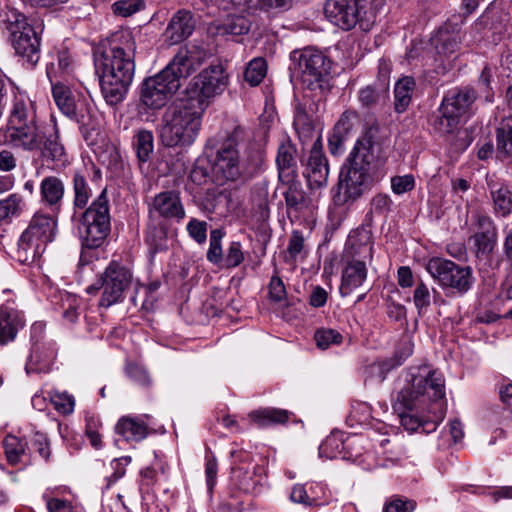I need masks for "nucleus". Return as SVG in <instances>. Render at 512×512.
Returning a JSON list of instances; mask_svg holds the SVG:
<instances>
[{"instance_id": "nucleus-9", "label": "nucleus", "mask_w": 512, "mask_h": 512, "mask_svg": "<svg viewBox=\"0 0 512 512\" xmlns=\"http://www.w3.org/2000/svg\"><path fill=\"white\" fill-rule=\"evenodd\" d=\"M136 285L138 281L135 280L132 270L123 263L112 260L97 281L86 288V292L95 294L102 290L99 306L109 308L123 302L127 291Z\"/></svg>"}, {"instance_id": "nucleus-28", "label": "nucleus", "mask_w": 512, "mask_h": 512, "mask_svg": "<svg viewBox=\"0 0 512 512\" xmlns=\"http://www.w3.org/2000/svg\"><path fill=\"white\" fill-rule=\"evenodd\" d=\"M476 99V93L471 88L450 90L443 98L441 106L460 118L466 113Z\"/></svg>"}, {"instance_id": "nucleus-32", "label": "nucleus", "mask_w": 512, "mask_h": 512, "mask_svg": "<svg viewBox=\"0 0 512 512\" xmlns=\"http://www.w3.org/2000/svg\"><path fill=\"white\" fill-rule=\"evenodd\" d=\"M287 185L286 191L283 192L288 213H299L308 205L306 193L302 184L296 177H289L281 180Z\"/></svg>"}, {"instance_id": "nucleus-59", "label": "nucleus", "mask_w": 512, "mask_h": 512, "mask_svg": "<svg viewBox=\"0 0 512 512\" xmlns=\"http://www.w3.org/2000/svg\"><path fill=\"white\" fill-rule=\"evenodd\" d=\"M127 376L137 385L147 387L151 384V378L147 370L136 363H129L126 366Z\"/></svg>"}, {"instance_id": "nucleus-43", "label": "nucleus", "mask_w": 512, "mask_h": 512, "mask_svg": "<svg viewBox=\"0 0 512 512\" xmlns=\"http://www.w3.org/2000/svg\"><path fill=\"white\" fill-rule=\"evenodd\" d=\"M24 206L23 197L17 193L0 200V222L19 216Z\"/></svg>"}, {"instance_id": "nucleus-64", "label": "nucleus", "mask_w": 512, "mask_h": 512, "mask_svg": "<svg viewBox=\"0 0 512 512\" xmlns=\"http://www.w3.org/2000/svg\"><path fill=\"white\" fill-rule=\"evenodd\" d=\"M187 231L191 238L197 243L202 244L207 238V223L198 219L192 218L187 224Z\"/></svg>"}, {"instance_id": "nucleus-29", "label": "nucleus", "mask_w": 512, "mask_h": 512, "mask_svg": "<svg viewBox=\"0 0 512 512\" xmlns=\"http://www.w3.org/2000/svg\"><path fill=\"white\" fill-rule=\"evenodd\" d=\"M25 230L39 238L52 242L56 237L57 214H49L39 210L32 216Z\"/></svg>"}, {"instance_id": "nucleus-46", "label": "nucleus", "mask_w": 512, "mask_h": 512, "mask_svg": "<svg viewBox=\"0 0 512 512\" xmlns=\"http://www.w3.org/2000/svg\"><path fill=\"white\" fill-rule=\"evenodd\" d=\"M396 366L392 360H385L382 362H374L368 365L365 369V382H376L382 383L389 371L394 369Z\"/></svg>"}, {"instance_id": "nucleus-15", "label": "nucleus", "mask_w": 512, "mask_h": 512, "mask_svg": "<svg viewBox=\"0 0 512 512\" xmlns=\"http://www.w3.org/2000/svg\"><path fill=\"white\" fill-rule=\"evenodd\" d=\"M50 83L52 96L59 110L81 127H90L92 125L91 108L84 100L76 99L69 87V82L56 81Z\"/></svg>"}, {"instance_id": "nucleus-61", "label": "nucleus", "mask_w": 512, "mask_h": 512, "mask_svg": "<svg viewBox=\"0 0 512 512\" xmlns=\"http://www.w3.org/2000/svg\"><path fill=\"white\" fill-rule=\"evenodd\" d=\"M269 299L272 302L280 303L286 299V288L278 275H273L268 284Z\"/></svg>"}, {"instance_id": "nucleus-20", "label": "nucleus", "mask_w": 512, "mask_h": 512, "mask_svg": "<svg viewBox=\"0 0 512 512\" xmlns=\"http://www.w3.org/2000/svg\"><path fill=\"white\" fill-rule=\"evenodd\" d=\"M486 184L493 202L494 213L498 217L510 215L512 212L511 185L495 174L487 175Z\"/></svg>"}, {"instance_id": "nucleus-16", "label": "nucleus", "mask_w": 512, "mask_h": 512, "mask_svg": "<svg viewBox=\"0 0 512 512\" xmlns=\"http://www.w3.org/2000/svg\"><path fill=\"white\" fill-rule=\"evenodd\" d=\"M42 323H35L31 327V338L34 343L31 348V353L25 365L27 374L30 373H46L50 370L57 354L55 344L51 341H40L37 339L43 331Z\"/></svg>"}, {"instance_id": "nucleus-8", "label": "nucleus", "mask_w": 512, "mask_h": 512, "mask_svg": "<svg viewBox=\"0 0 512 512\" xmlns=\"http://www.w3.org/2000/svg\"><path fill=\"white\" fill-rule=\"evenodd\" d=\"M383 4V0H327L324 14L333 25L343 30L359 24L362 30L368 31Z\"/></svg>"}, {"instance_id": "nucleus-23", "label": "nucleus", "mask_w": 512, "mask_h": 512, "mask_svg": "<svg viewBox=\"0 0 512 512\" xmlns=\"http://www.w3.org/2000/svg\"><path fill=\"white\" fill-rule=\"evenodd\" d=\"M49 242L24 230L18 240L15 258L21 264L31 265L38 261Z\"/></svg>"}, {"instance_id": "nucleus-25", "label": "nucleus", "mask_w": 512, "mask_h": 512, "mask_svg": "<svg viewBox=\"0 0 512 512\" xmlns=\"http://www.w3.org/2000/svg\"><path fill=\"white\" fill-rule=\"evenodd\" d=\"M65 195V184L57 176H46L40 183V202L51 213L58 214Z\"/></svg>"}, {"instance_id": "nucleus-26", "label": "nucleus", "mask_w": 512, "mask_h": 512, "mask_svg": "<svg viewBox=\"0 0 512 512\" xmlns=\"http://www.w3.org/2000/svg\"><path fill=\"white\" fill-rule=\"evenodd\" d=\"M195 21L191 12L177 11L171 18L165 35L171 45L178 44L187 39L194 31Z\"/></svg>"}, {"instance_id": "nucleus-5", "label": "nucleus", "mask_w": 512, "mask_h": 512, "mask_svg": "<svg viewBox=\"0 0 512 512\" xmlns=\"http://www.w3.org/2000/svg\"><path fill=\"white\" fill-rule=\"evenodd\" d=\"M4 142L24 152H40L41 157L52 162L53 168L61 169L69 164L68 155L61 142L56 123L49 125L32 124L6 127Z\"/></svg>"}, {"instance_id": "nucleus-18", "label": "nucleus", "mask_w": 512, "mask_h": 512, "mask_svg": "<svg viewBox=\"0 0 512 512\" xmlns=\"http://www.w3.org/2000/svg\"><path fill=\"white\" fill-rule=\"evenodd\" d=\"M303 174L306 177L310 188H320L327 184L329 165L328 160L322 151L320 137L315 140L310 150Z\"/></svg>"}, {"instance_id": "nucleus-62", "label": "nucleus", "mask_w": 512, "mask_h": 512, "mask_svg": "<svg viewBox=\"0 0 512 512\" xmlns=\"http://www.w3.org/2000/svg\"><path fill=\"white\" fill-rule=\"evenodd\" d=\"M415 186V179L412 174L394 176L391 178V189L397 195L411 191Z\"/></svg>"}, {"instance_id": "nucleus-12", "label": "nucleus", "mask_w": 512, "mask_h": 512, "mask_svg": "<svg viewBox=\"0 0 512 512\" xmlns=\"http://www.w3.org/2000/svg\"><path fill=\"white\" fill-rule=\"evenodd\" d=\"M0 22L6 24V28L10 31L16 54L27 62L36 64L40 58V39L34 28L27 23L24 15L15 10L0 13Z\"/></svg>"}, {"instance_id": "nucleus-63", "label": "nucleus", "mask_w": 512, "mask_h": 512, "mask_svg": "<svg viewBox=\"0 0 512 512\" xmlns=\"http://www.w3.org/2000/svg\"><path fill=\"white\" fill-rule=\"evenodd\" d=\"M380 99V92L373 85H367L358 92V100L365 108L374 107Z\"/></svg>"}, {"instance_id": "nucleus-2", "label": "nucleus", "mask_w": 512, "mask_h": 512, "mask_svg": "<svg viewBox=\"0 0 512 512\" xmlns=\"http://www.w3.org/2000/svg\"><path fill=\"white\" fill-rule=\"evenodd\" d=\"M136 43L127 30L115 32L109 47L95 57L102 95L109 105L122 102L133 81Z\"/></svg>"}, {"instance_id": "nucleus-57", "label": "nucleus", "mask_w": 512, "mask_h": 512, "mask_svg": "<svg viewBox=\"0 0 512 512\" xmlns=\"http://www.w3.org/2000/svg\"><path fill=\"white\" fill-rule=\"evenodd\" d=\"M244 261V252L242 245L238 241H232L227 248L226 254L223 257V266L226 268H235Z\"/></svg>"}, {"instance_id": "nucleus-36", "label": "nucleus", "mask_w": 512, "mask_h": 512, "mask_svg": "<svg viewBox=\"0 0 512 512\" xmlns=\"http://www.w3.org/2000/svg\"><path fill=\"white\" fill-rule=\"evenodd\" d=\"M3 446L6 459L10 465L22 464L28 457V443L25 439L15 435H7Z\"/></svg>"}, {"instance_id": "nucleus-21", "label": "nucleus", "mask_w": 512, "mask_h": 512, "mask_svg": "<svg viewBox=\"0 0 512 512\" xmlns=\"http://www.w3.org/2000/svg\"><path fill=\"white\" fill-rule=\"evenodd\" d=\"M344 267L342 269L341 283L339 293L342 297L351 295L355 290L361 288L367 280V264L369 262L343 259Z\"/></svg>"}, {"instance_id": "nucleus-31", "label": "nucleus", "mask_w": 512, "mask_h": 512, "mask_svg": "<svg viewBox=\"0 0 512 512\" xmlns=\"http://www.w3.org/2000/svg\"><path fill=\"white\" fill-rule=\"evenodd\" d=\"M478 222L482 231L475 233L472 240L476 248L477 257L487 256L495 247L496 230L488 217H480Z\"/></svg>"}, {"instance_id": "nucleus-44", "label": "nucleus", "mask_w": 512, "mask_h": 512, "mask_svg": "<svg viewBox=\"0 0 512 512\" xmlns=\"http://www.w3.org/2000/svg\"><path fill=\"white\" fill-rule=\"evenodd\" d=\"M459 125V117L451 113H446L442 106L439 108V114L432 119V126L440 134L453 133Z\"/></svg>"}, {"instance_id": "nucleus-55", "label": "nucleus", "mask_w": 512, "mask_h": 512, "mask_svg": "<svg viewBox=\"0 0 512 512\" xmlns=\"http://www.w3.org/2000/svg\"><path fill=\"white\" fill-rule=\"evenodd\" d=\"M413 302L418 315L421 316L427 312L431 304V295L427 285L423 282L417 284L413 294Z\"/></svg>"}, {"instance_id": "nucleus-54", "label": "nucleus", "mask_w": 512, "mask_h": 512, "mask_svg": "<svg viewBox=\"0 0 512 512\" xmlns=\"http://www.w3.org/2000/svg\"><path fill=\"white\" fill-rule=\"evenodd\" d=\"M308 507L322 506L328 503L329 491L325 484L314 482L308 486Z\"/></svg>"}, {"instance_id": "nucleus-60", "label": "nucleus", "mask_w": 512, "mask_h": 512, "mask_svg": "<svg viewBox=\"0 0 512 512\" xmlns=\"http://www.w3.org/2000/svg\"><path fill=\"white\" fill-rule=\"evenodd\" d=\"M145 242L149 245L152 253L162 250L165 245V233L156 227H149L146 230Z\"/></svg>"}, {"instance_id": "nucleus-27", "label": "nucleus", "mask_w": 512, "mask_h": 512, "mask_svg": "<svg viewBox=\"0 0 512 512\" xmlns=\"http://www.w3.org/2000/svg\"><path fill=\"white\" fill-rule=\"evenodd\" d=\"M77 62L73 54L65 47L57 52L56 61L47 65V76L50 82L65 81L69 82L73 78Z\"/></svg>"}, {"instance_id": "nucleus-58", "label": "nucleus", "mask_w": 512, "mask_h": 512, "mask_svg": "<svg viewBox=\"0 0 512 512\" xmlns=\"http://www.w3.org/2000/svg\"><path fill=\"white\" fill-rule=\"evenodd\" d=\"M144 7L142 0H120L112 5L114 14L128 17Z\"/></svg>"}, {"instance_id": "nucleus-45", "label": "nucleus", "mask_w": 512, "mask_h": 512, "mask_svg": "<svg viewBox=\"0 0 512 512\" xmlns=\"http://www.w3.org/2000/svg\"><path fill=\"white\" fill-rule=\"evenodd\" d=\"M437 41L436 48L438 53L450 55L459 49L460 36L455 33L450 34L448 26L445 25V27L439 30Z\"/></svg>"}, {"instance_id": "nucleus-47", "label": "nucleus", "mask_w": 512, "mask_h": 512, "mask_svg": "<svg viewBox=\"0 0 512 512\" xmlns=\"http://www.w3.org/2000/svg\"><path fill=\"white\" fill-rule=\"evenodd\" d=\"M267 65L263 58L252 59L244 72V79L252 86L258 85L266 75Z\"/></svg>"}, {"instance_id": "nucleus-42", "label": "nucleus", "mask_w": 512, "mask_h": 512, "mask_svg": "<svg viewBox=\"0 0 512 512\" xmlns=\"http://www.w3.org/2000/svg\"><path fill=\"white\" fill-rule=\"evenodd\" d=\"M307 255L305 247V239L302 232L294 230L289 238V242L286 249L287 263H296L299 260H303Z\"/></svg>"}, {"instance_id": "nucleus-41", "label": "nucleus", "mask_w": 512, "mask_h": 512, "mask_svg": "<svg viewBox=\"0 0 512 512\" xmlns=\"http://www.w3.org/2000/svg\"><path fill=\"white\" fill-rule=\"evenodd\" d=\"M73 192L74 209H83L92 196V190L88 185L87 179L80 171H76L73 175Z\"/></svg>"}, {"instance_id": "nucleus-37", "label": "nucleus", "mask_w": 512, "mask_h": 512, "mask_svg": "<svg viewBox=\"0 0 512 512\" xmlns=\"http://www.w3.org/2000/svg\"><path fill=\"white\" fill-rule=\"evenodd\" d=\"M289 416V411L271 407L254 410L249 414L252 421L261 427L283 424L288 421Z\"/></svg>"}, {"instance_id": "nucleus-3", "label": "nucleus", "mask_w": 512, "mask_h": 512, "mask_svg": "<svg viewBox=\"0 0 512 512\" xmlns=\"http://www.w3.org/2000/svg\"><path fill=\"white\" fill-rule=\"evenodd\" d=\"M381 145L371 135L358 139L344 164L339 181L336 205H344L360 198L377 180L384 164Z\"/></svg>"}, {"instance_id": "nucleus-51", "label": "nucleus", "mask_w": 512, "mask_h": 512, "mask_svg": "<svg viewBox=\"0 0 512 512\" xmlns=\"http://www.w3.org/2000/svg\"><path fill=\"white\" fill-rule=\"evenodd\" d=\"M314 339L318 348L325 350L332 345H339L342 343L343 336L334 329L322 328L315 332Z\"/></svg>"}, {"instance_id": "nucleus-50", "label": "nucleus", "mask_w": 512, "mask_h": 512, "mask_svg": "<svg viewBox=\"0 0 512 512\" xmlns=\"http://www.w3.org/2000/svg\"><path fill=\"white\" fill-rule=\"evenodd\" d=\"M416 502L400 495H393L386 499L383 512H413Z\"/></svg>"}, {"instance_id": "nucleus-33", "label": "nucleus", "mask_w": 512, "mask_h": 512, "mask_svg": "<svg viewBox=\"0 0 512 512\" xmlns=\"http://www.w3.org/2000/svg\"><path fill=\"white\" fill-rule=\"evenodd\" d=\"M115 429L126 441L139 442L148 434L147 424L137 417L120 418Z\"/></svg>"}, {"instance_id": "nucleus-53", "label": "nucleus", "mask_w": 512, "mask_h": 512, "mask_svg": "<svg viewBox=\"0 0 512 512\" xmlns=\"http://www.w3.org/2000/svg\"><path fill=\"white\" fill-rule=\"evenodd\" d=\"M50 401L56 411L63 415H67L74 410V398L66 392H50Z\"/></svg>"}, {"instance_id": "nucleus-40", "label": "nucleus", "mask_w": 512, "mask_h": 512, "mask_svg": "<svg viewBox=\"0 0 512 512\" xmlns=\"http://www.w3.org/2000/svg\"><path fill=\"white\" fill-rule=\"evenodd\" d=\"M133 147L140 162H147L154 149L153 134L149 130H139L134 135Z\"/></svg>"}, {"instance_id": "nucleus-10", "label": "nucleus", "mask_w": 512, "mask_h": 512, "mask_svg": "<svg viewBox=\"0 0 512 512\" xmlns=\"http://www.w3.org/2000/svg\"><path fill=\"white\" fill-rule=\"evenodd\" d=\"M111 222L106 190L81 214L79 233L84 248L100 247L110 232Z\"/></svg>"}, {"instance_id": "nucleus-52", "label": "nucleus", "mask_w": 512, "mask_h": 512, "mask_svg": "<svg viewBox=\"0 0 512 512\" xmlns=\"http://www.w3.org/2000/svg\"><path fill=\"white\" fill-rule=\"evenodd\" d=\"M250 21L242 15H229L223 23L224 32L231 35H243L250 29Z\"/></svg>"}, {"instance_id": "nucleus-22", "label": "nucleus", "mask_w": 512, "mask_h": 512, "mask_svg": "<svg viewBox=\"0 0 512 512\" xmlns=\"http://www.w3.org/2000/svg\"><path fill=\"white\" fill-rule=\"evenodd\" d=\"M33 122H37L34 103L24 92L18 89L14 90L8 111L7 127L32 124Z\"/></svg>"}, {"instance_id": "nucleus-1", "label": "nucleus", "mask_w": 512, "mask_h": 512, "mask_svg": "<svg viewBox=\"0 0 512 512\" xmlns=\"http://www.w3.org/2000/svg\"><path fill=\"white\" fill-rule=\"evenodd\" d=\"M405 382L392 404L403 427L415 431L421 425L418 418L409 414L413 410L432 413L431 422L435 426L443 418L445 380L442 373L428 365L410 367Z\"/></svg>"}, {"instance_id": "nucleus-30", "label": "nucleus", "mask_w": 512, "mask_h": 512, "mask_svg": "<svg viewBox=\"0 0 512 512\" xmlns=\"http://www.w3.org/2000/svg\"><path fill=\"white\" fill-rule=\"evenodd\" d=\"M214 2L220 8L228 10L230 8H239L247 10H269L273 8H287L292 0H209Z\"/></svg>"}, {"instance_id": "nucleus-38", "label": "nucleus", "mask_w": 512, "mask_h": 512, "mask_svg": "<svg viewBox=\"0 0 512 512\" xmlns=\"http://www.w3.org/2000/svg\"><path fill=\"white\" fill-rule=\"evenodd\" d=\"M350 129L351 125L348 117L343 114L334 126L333 132L328 139V147L331 154L336 155L343 151L344 142Z\"/></svg>"}, {"instance_id": "nucleus-48", "label": "nucleus", "mask_w": 512, "mask_h": 512, "mask_svg": "<svg viewBox=\"0 0 512 512\" xmlns=\"http://www.w3.org/2000/svg\"><path fill=\"white\" fill-rule=\"evenodd\" d=\"M344 447L345 443L341 437L330 435L319 446V455L326 459H334L342 453Z\"/></svg>"}, {"instance_id": "nucleus-11", "label": "nucleus", "mask_w": 512, "mask_h": 512, "mask_svg": "<svg viewBox=\"0 0 512 512\" xmlns=\"http://www.w3.org/2000/svg\"><path fill=\"white\" fill-rule=\"evenodd\" d=\"M262 161V155L258 153L257 163L253 168L245 165L241 160L236 140L228 138L217 150L212 165V173L215 181L220 185L227 182H235L244 176L251 175Z\"/></svg>"}, {"instance_id": "nucleus-24", "label": "nucleus", "mask_w": 512, "mask_h": 512, "mask_svg": "<svg viewBox=\"0 0 512 512\" xmlns=\"http://www.w3.org/2000/svg\"><path fill=\"white\" fill-rule=\"evenodd\" d=\"M151 214H157L165 219L181 221L185 217V210L177 193L172 191L161 192L154 197Z\"/></svg>"}, {"instance_id": "nucleus-34", "label": "nucleus", "mask_w": 512, "mask_h": 512, "mask_svg": "<svg viewBox=\"0 0 512 512\" xmlns=\"http://www.w3.org/2000/svg\"><path fill=\"white\" fill-rule=\"evenodd\" d=\"M296 149L291 143H282L277 152L276 163L278 167L279 179L284 180L289 177H296Z\"/></svg>"}, {"instance_id": "nucleus-49", "label": "nucleus", "mask_w": 512, "mask_h": 512, "mask_svg": "<svg viewBox=\"0 0 512 512\" xmlns=\"http://www.w3.org/2000/svg\"><path fill=\"white\" fill-rule=\"evenodd\" d=\"M224 232L221 229H214L210 232L209 249L207 251V259L216 265H221L223 262V251L221 246Z\"/></svg>"}, {"instance_id": "nucleus-7", "label": "nucleus", "mask_w": 512, "mask_h": 512, "mask_svg": "<svg viewBox=\"0 0 512 512\" xmlns=\"http://www.w3.org/2000/svg\"><path fill=\"white\" fill-rule=\"evenodd\" d=\"M203 112V106L198 107L194 100L167 108L159 128L163 145L181 148L191 146L199 135Z\"/></svg>"}, {"instance_id": "nucleus-6", "label": "nucleus", "mask_w": 512, "mask_h": 512, "mask_svg": "<svg viewBox=\"0 0 512 512\" xmlns=\"http://www.w3.org/2000/svg\"><path fill=\"white\" fill-rule=\"evenodd\" d=\"M195 71L187 49H180L173 59L156 75L144 80L140 101L149 109H160L180 88L181 78H187Z\"/></svg>"}, {"instance_id": "nucleus-35", "label": "nucleus", "mask_w": 512, "mask_h": 512, "mask_svg": "<svg viewBox=\"0 0 512 512\" xmlns=\"http://www.w3.org/2000/svg\"><path fill=\"white\" fill-rule=\"evenodd\" d=\"M415 87V80L409 76L402 77L395 83L394 109L397 113H403L408 109Z\"/></svg>"}, {"instance_id": "nucleus-13", "label": "nucleus", "mask_w": 512, "mask_h": 512, "mask_svg": "<svg viewBox=\"0 0 512 512\" xmlns=\"http://www.w3.org/2000/svg\"><path fill=\"white\" fill-rule=\"evenodd\" d=\"M426 270L444 289L450 288L463 294L472 287V269L468 266H460L445 258L433 257L428 260Z\"/></svg>"}, {"instance_id": "nucleus-17", "label": "nucleus", "mask_w": 512, "mask_h": 512, "mask_svg": "<svg viewBox=\"0 0 512 512\" xmlns=\"http://www.w3.org/2000/svg\"><path fill=\"white\" fill-rule=\"evenodd\" d=\"M373 258V238L369 225H361L351 231L345 244L342 259L371 262Z\"/></svg>"}, {"instance_id": "nucleus-4", "label": "nucleus", "mask_w": 512, "mask_h": 512, "mask_svg": "<svg viewBox=\"0 0 512 512\" xmlns=\"http://www.w3.org/2000/svg\"><path fill=\"white\" fill-rule=\"evenodd\" d=\"M301 82L310 93H304L295 105L294 128L302 141L308 140L314 131L313 118L319 111L322 91L331 69L330 60L315 48L301 51L297 64Z\"/></svg>"}, {"instance_id": "nucleus-14", "label": "nucleus", "mask_w": 512, "mask_h": 512, "mask_svg": "<svg viewBox=\"0 0 512 512\" xmlns=\"http://www.w3.org/2000/svg\"><path fill=\"white\" fill-rule=\"evenodd\" d=\"M228 85V75L221 65H211L202 70L190 81L187 92L198 107L207 108L212 98L224 92Z\"/></svg>"}, {"instance_id": "nucleus-56", "label": "nucleus", "mask_w": 512, "mask_h": 512, "mask_svg": "<svg viewBox=\"0 0 512 512\" xmlns=\"http://www.w3.org/2000/svg\"><path fill=\"white\" fill-rule=\"evenodd\" d=\"M60 302L63 317L69 322H75L78 317L77 297L67 292L60 293Z\"/></svg>"}, {"instance_id": "nucleus-39", "label": "nucleus", "mask_w": 512, "mask_h": 512, "mask_svg": "<svg viewBox=\"0 0 512 512\" xmlns=\"http://www.w3.org/2000/svg\"><path fill=\"white\" fill-rule=\"evenodd\" d=\"M496 147L500 154L512 155V117L501 120L496 129Z\"/></svg>"}, {"instance_id": "nucleus-19", "label": "nucleus", "mask_w": 512, "mask_h": 512, "mask_svg": "<svg viewBox=\"0 0 512 512\" xmlns=\"http://www.w3.org/2000/svg\"><path fill=\"white\" fill-rule=\"evenodd\" d=\"M24 326V314L15 301L8 300L0 306V344L13 341Z\"/></svg>"}]
</instances>
